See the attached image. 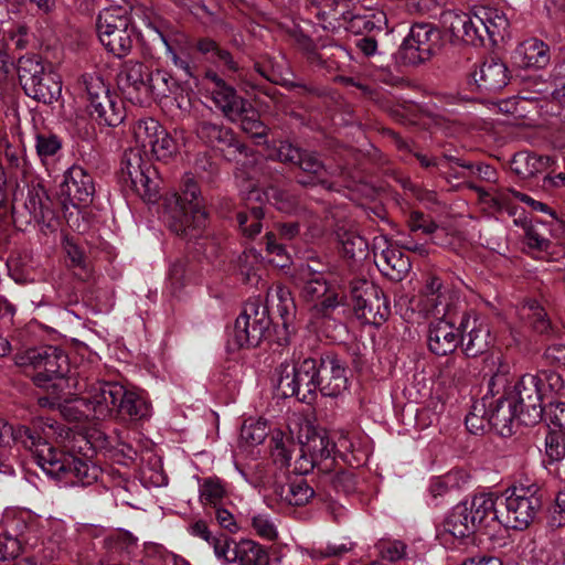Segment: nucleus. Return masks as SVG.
<instances>
[{
    "mask_svg": "<svg viewBox=\"0 0 565 565\" xmlns=\"http://www.w3.org/2000/svg\"><path fill=\"white\" fill-rule=\"evenodd\" d=\"M237 121H241L242 130L250 135L253 138L264 139L266 137V127L257 118V114L252 109L249 104L247 106V111L244 113Z\"/></svg>",
    "mask_w": 565,
    "mask_h": 565,
    "instance_id": "54",
    "label": "nucleus"
},
{
    "mask_svg": "<svg viewBox=\"0 0 565 565\" xmlns=\"http://www.w3.org/2000/svg\"><path fill=\"white\" fill-rule=\"evenodd\" d=\"M441 35L429 23H416L403 41L398 54L403 63L416 65L429 60L440 49Z\"/></svg>",
    "mask_w": 565,
    "mask_h": 565,
    "instance_id": "14",
    "label": "nucleus"
},
{
    "mask_svg": "<svg viewBox=\"0 0 565 565\" xmlns=\"http://www.w3.org/2000/svg\"><path fill=\"white\" fill-rule=\"evenodd\" d=\"M87 95L88 110L92 117L106 126H117L122 121L121 105L110 95L103 78L96 73L82 76L79 83Z\"/></svg>",
    "mask_w": 565,
    "mask_h": 565,
    "instance_id": "11",
    "label": "nucleus"
},
{
    "mask_svg": "<svg viewBox=\"0 0 565 565\" xmlns=\"http://www.w3.org/2000/svg\"><path fill=\"white\" fill-rule=\"evenodd\" d=\"M46 74L44 66L40 58L35 55L22 56L18 61V75L22 87H25L30 82Z\"/></svg>",
    "mask_w": 565,
    "mask_h": 565,
    "instance_id": "46",
    "label": "nucleus"
},
{
    "mask_svg": "<svg viewBox=\"0 0 565 565\" xmlns=\"http://www.w3.org/2000/svg\"><path fill=\"white\" fill-rule=\"evenodd\" d=\"M253 532L267 541H275L278 537V530L275 520L267 512H255L250 516Z\"/></svg>",
    "mask_w": 565,
    "mask_h": 565,
    "instance_id": "47",
    "label": "nucleus"
},
{
    "mask_svg": "<svg viewBox=\"0 0 565 565\" xmlns=\"http://www.w3.org/2000/svg\"><path fill=\"white\" fill-rule=\"evenodd\" d=\"M490 401H492V398H490ZM488 409L489 425L498 430L502 436H507L512 433V424L515 419L521 423L519 406L505 393H501V396L495 401V403L491 402V407H488Z\"/></svg>",
    "mask_w": 565,
    "mask_h": 565,
    "instance_id": "27",
    "label": "nucleus"
},
{
    "mask_svg": "<svg viewBox=\"0 0 565 565\" xmlns=\"http://www.w3.org/2000/svg\"><path fill=\"white\" fill-rule=\"evenodd\" d=\"M149 68L140 62H126L118 76L117 83L124 95L135 104L147 102V82Z\"/></svg>",
    "mask_w": 565,
    "mask_h": 565,
    "instance_id": "20",
    "label": "nucleus"
},
{
    "mask_svg": "<svg viewBox=\"0 0 565 565\" xmlns=\"http://www.w3.org/2000/svg\"><path fill=\"white\" fill-rule=\"evenodd\" d=\"M171 77L163 71H149L147 84V100L151 97L167 96L170 92Z\"/></svg>",
    "mask_w": 565,
    "mask_h": 565,
    "instance_id": "53",
    "label": "nucleus"
},
{
    "mask_svg": "<svg viewBox=\"0 0 565 565\" xmlns=\"http://www.w3.org/2000/svg\"><path fill=\"white\" fill-rule=\"evenodd\" d=\"M509 70L499 60L483 62L470 74V84L480 92H497L509 83Z\"/></svg>",
    "mask_w": 565,
    "mask_h": 565,
    "instance_id": "25",
    "label": "nucleus"
},
{
    "mask_svg": "<svg viewBox=\"0 0 565 565\" xmlns=\"http://www.w3.org/2000/svg\"><path fill=\"white\" fill-rule=\"evenodd\" d=\"M542 419L545 420L548 430L565 434V403L550 402L543 408Z\"/></svg>",
    "mask_w": 565,
    "mask_h": 565,
    "instance_id": "50",
    "label": "nucleus"
},
{
    "mask_svg": "<svg viewBox=\"0 0 565 565\" xmlns=\"http://www.w3.org/2000/svg\"><path fill=\"white\" fill-rule=\"evenodd\" d=\"M301 152L289 142H280L276 149V158L281 162L297 164L298 159L301 158Z\"/></svg>",
    "mask_w": 565,
    "mask_h": 565,
    "instance_id": "64",
    "label": "nucleus"
},
{
    "mask_svg": "<svg viewBox=\"0 0 565 565\" xmlns=\"http://www.w3.org/2000/svg\"><path fill=\"white\" fill-rule=\"evenodd\" d=\"M460 341L459 328L455 327L454 319L437 318L430 321L427 343L430 352L436 355L452 353Z\"/></svg>",
    "mask_w": 565,
    "mask_h": 565,
    "instance_id": "21",
    "label": "nucleus"
},
{
    "mask_svg": "<svg viewBox=\"0 0 565 565\" xmlns=\"http://www.w3.org/2000/svg\"><path fill=\"white\" fill-rule=\"evenodd\" d=\"M228 491L223 480L217 477L199 479V501L203 507L217 508L222 505Z\"/></svg>",
    "mask_w": 565,
    "mask_h": 565,
    "instance_id": "34",
    "label": "nucleus"
},
{
    "mask_svg": "<svg viewBox=\"0 0 565 565\" xmlns=\"http://www.w3.org/2000/svg\"><path fill=\"white\" fill-rule=\"evenodd\" d=\"M291 438L299 445V458L296 469L300 475H307L323 459L331 457L335 444L330 440L327 431L318 430L307 418L295 416L288 423Z\"/></svg>",
    "mask_w": 565,
    "mask_h": 565,
    "instance_id": "7",
    "label": "nucleus"
},
{
    "mask_svg": "<svg viewBox=\"0 0 565 565\" xmlns=\"http://www.w3.org/2000/svg\"><path fill=\"white\" fill-rule=\"evenodd\" d=\"M266 250L271 255L269 262L275 266L285 268L290 263V257L285 246L277 242L276 235L273 233L266 234Z\"/></svg>",
    "mask_w": 565,
    "mask_h": 565,
    "instance_id": "58",
    "label": "nucleus"
},
{
    "mask_svg": "<svg viewBox=\"0 0 565 565\" xmlns=\"http://www.w3.org/2000/svg\"><path fill=\"white\" fill-rule=\"evenodd\" d=\"M121 177L146 202H156L159 196V183L150 159L134 143L124 154Z\"/></svg>",
    "mask_w": 565,
    "mask_h": 565,
    "instance_id": "9",
    "label": "nucleus"
},
{
    "mask_svg": "<svg viewBox=\"0 0 565 565\" xmlns=\"http://www.w3.org/2000/svg\"><path fill=\"white\" fill-rule=\"evenodd\" d=\"M61 140L50 134H42L36 136V151L40 157H51L61 149Z\"/></svg>",
    "mask_w": 565,
    "mask_h": 565,
    "instance_id": "61",
    "label": "nucleus"
},
{
    "mask_svg": "<svg viewBox=\"0 0 565 565\" xmlns=\"http://www.w3.org/2000/svg\"><path fill=\"white\" fill-rule=\"evenodd\" d=\"M444 526L448 533L457 539L468 537L477 531L465 501L452 508Z\"/></svg>",
    "mask_w": 565,
    "mask_h": 565,
    "instance_id": "33",
    "label": "nucleus"
},
{
    "mask_svg": "<svg viewBox=\"0 0 565 565\" xmlns=\"http://www.w3.org/2000/svg\"><path fill=\"white\" fill-rule=\"evenodd\" d=\"M276 497L289 505H303L313 497V489L306 480L275 487Z\"/></svg>",
    "mask_w": 565,
    "mask_h": 565,
    "instance_id": "35",
    "label": "nucleus"
},
{
    "mask_svg": "<svg viewBox=\"0 0 565 565\" xmlns=\"http://www.w3.org/2000/svg\"><path fill=\"white\" fill-rule=\"evenodd\" d=\"M237 561L242 565H268L266 550L255 541L242 540L236 545Z\"/></svg>",
    "mask_w": 565,
    "mask_h": 565,
    "instance_id": "40",
    "label": "nucleus"
},
{
    "mask_svg": "<svg viewBox=\"0 0 565 565\" xmlns=\"http://www.w3.org/2000/svg\"><path fill=\"white\" fill-rule=\"evenodd\" d=\"M7 437H11L15 443L30 450L36 465L49 477L58 481L67 477L70 471L64 454L42 441L41 437L32 433L30 428L22 425L13 427L2 419H0V473L11 476L14 472L12 456L4 440Z\"/></svg>",
    "mask_w": 565,
    "mask_h": 565,
    "instance_id": "2",
    "label": "nucleus"
},
{
    "mask_svg": "<svg viewBox=\"0 0 565 565\" xmlns=\"http://www.w3.org/2000/svg\"><path fill=\"white\" fill-rule=\"evenodd\" d=\"M490 398L493 397L488 391L481 401L473 403L471 406L470 412L466 416V426L470 433L479 434L480 431L484 430L487 425H489L488 407H491Z\"/></svg>",
    "mask_w": 565,
    "mask_h": 565,
    "instance_id": "41",
    "label": "nucleus"
},
{
    "mask_svg": "<svg viewBox=\"0 0 565 565\" xmlns=\"http://www.w3.org/2000/svg\"><path fill=\"white\" fill-rule=\"evenodd\" d=\"M504 510L499 513V523L513 530H525L541 509L540 486L521 478L503 493Z\"/></svg>",
    "mask_w": 565,
    "mask_h": 565,
    "instance_id": "6",
    "label": "nucleus"
},
{
    "mask_svg": "<svg viewBox=\"0 0 565 565\" xmlns=\"http://www.w3.org/2000/svg\"><path fill=\"white\" fill-rule=\"evenodd\" d=\"M277 373V388L282 396H296L300 402L307 404L315 401L321 384L318 361L305 359L298 364L282 363Z\"/></svg>",
    "mask_w": 565,
    "mask_h": 565,
    "instance_id": "8",
    "label": "nucleus"
},
{
    "mask_svg": "<svg viewBox=\"0 0 565 565\" xmlns=\"http://www.w3.org/2000/svg\"><path fill=\"white\" fill-rule=\"evenodd\" d=\"M73 206H87L93 200L95 186L92 177L81 167L73 166Z\"/></svg>",
    "mask_w": 565,
    "mask_h": 565,
    "instance_id": "38",
    "label": "nucleus"
},
{
    "mask_svg": "<svg viewBox=\"0 0 565 565\" xmlns=\"http://www.w3.org/2000/svg\"><path fill=\"white\" fill-rule=\"evenodd\" d=\"M262 267L258 254L253 250H246L238 258V271L242 279L246 284L257 285L260 276L259 269Z\"/></svg>",
    "mask_w": 565,
    "mask_h": 565,
    "instance_id": "44",
    "label": "nucleus"
},
{
    "mask_svg": "<svg viewBox=\"0 0 565 565\" xmlns=\"http://www.w3.org/2000/svg\"><path fill=\"white\" fill-rule=\"evenodd\" d=\"M441 19L444 26L456 41L473 46L483 44L481 25L476 21V8L470 12L446 11Z\"/></svg>",
    "mask_w": 565,
    "mask_h": 565,
    "instance_id": "18",
    "label": "nucleus"
},
{
    "mask_svg": "<svg viewBox=\"0 0 565 565\" xmlns=\"http://www.w3.org/2000/svg\"><path fill=\"white\" fill-rule=\"evenodd\" d=\"M23 89L31 98L44 104H51L60 97L62 85L58 75L49 72L30 82Z\"/></svg>",
    "mask_w": 565,
    "mask_h": 565,
    "instance_id": "32",
    "label": "nucleus"
},
{
    "mask_svg": "<svg viewBox=\"0 0 565 565\" xmlns=\"http://www.w3.org/2000/svg\"><path fill=\"white\" fill-rule=\"evenodd\" d=\"M264 195L266 200L273 204L277 210L285 213H292L296 211L298 201L297 199L287 192L286 190L270 186Z\"/></svg>",
    "mask_w": 565,
    "mask_h": 565,
    "instance_id": "52",
    "label": "nucleus"
},
{
    "mask_svg": "<svg viewBox=\"0 0 565 565\" xmlns=\"http://www.w3.org/2000/svg\"><path fill=\"white\" fill-rule=\"evenodd\" d=\"M15 365L34 371L32 380L38 387L51 392L55 398L70 386V358L56 347L31 348L14 355Z\"/></svg>",
    "mask_w": 565,
    "mask_h": 565,
    "instance_id": "3",
    "label": "nucleus"
},
{
    "mask_svg": "<svg viewBox=\"0 0 565 565\" xmlns=\"http://www.w3.org/2000/svg\"><path fill=\"white\" fill-rule=\"evenodd\" d=\"M164 218L177 235L195 237L206 224V212L199 199L196 182L186 178L181 194L173 193L166 199Z\"/></svg>",
    "mask_w": 565,
    "mask_h": 565,
    "instance_id": "5",
    "label": "nucleus"
},
{
    "mask_svg": "<svg viewBox=\"0 0 565 565\" xmlns=\"http://www.w3.org/2000/svg\"><path fill=\"white\" fill-rule=\"evenodd\" d=\"M477 22H480L483 42L488 39L492 44H498L508 35L510 20L503 8L495 6H479Z\"/></svg>",
    "mask_w": 565,
    "mask_h": 565,
    "instance_id": "22",
    "label": "nucleus"
},
{
    "mask_svg": "<svg viewBox=\"0 0 565 565\" xmlns=\"http://www.w3.org/2000/svg\"><path fill=\"white\" fill-rule=\"evenodd\" d=\"M268 435V427L266 420L263 419H248L241 429V440L247 446H256L262 444Z\"/></svg>",
    "mask_w": 565,
    "mask_h": 565,
    "instance_id": "48",
    "label": "nucleus"
},
{
    "mask_svg": "<svg viewBox=\"0 0 565 565\" xmlns=\"http://www.w3.org/2000/svg\"><path fill=\"white\" fill-rule=\"evenodd\" d=\"M266 328V321L263 318H258V308L255 305L246 307L235 320L234 327L228 334V349L238 350L245 347L257 345Z\"/></svg>",
    "mask_w": 565,
    "mask_h": 565,
    "instance_id": "16",
    "label": "nucleus"
},
{
    "mask_svg": "<svg viewBox=\"0 0 565 565\" xmlns=\"http://www.w3.org/2000/svg\"><path fill=\"white\" fill-rule=\"evenodd\" d=\"M419 309L427 316L454 319L451 309V292L444 287L437 277H430L423 289L418 303Z\"/></svg>",
    "mask_w": 565,
    "mask_h": 565,
    "instance_id": "19",
    "label": "nucleus"
},
{
    "mask_svg": "<svg viewBox=\"0 0 565 565\" xmlns=\"http://www.w3.org/2000/svg\"><path fill=\"white\" fill-rule=\"evenodd\" d=\"M114 414L145 419L151 415V404L142 391L128 390L116 382L88 380L78 373L73 383V422L83 418L95 428L96 420Z\"/></svg>",
    "mask_w": 565,
    "mask_h": 565,
    "instance_id": "1",
    "label": "nucleus"
},
{
    "mask_svg": "<svg viewBox=\"0 0 565 565\" xmlns=\"http://www.w3.org/2000/svg\"><path fill=\"white\" fill-rule=\"evenodd\" d=\"M297 280L301 285L302 298L312 305L316 315L327 317L343 305V297L328 284L321 271L310 265L299 268Z\"/></svg>",
    "mask_w": 565,
    "mask_h": 565,
    "instance_id": "10",
    "label": "nucleus"
},
{
    "mask_svg": "<svg viewBox=\"0 0 565 565\" xmlns=\"http://www.w3.org/2000/svg\"><path fill=\"white\" fill-rule=\"evenodd\" d=\"M351 306L359 319L375 326L385 322L391 313L390 303L383 291L365 279L351 284Z\"/></svg>",
    "mask_w": 565,
    "mask_h": 565,
    "instance_id": "12",
    "label": "nucleus"
},
{
    "mask_svg": "<svg viewBox=\"0 0 565 565\" xmlns=\"http://www.w3.org/2000/svg\"><path fill=\"white\" fill-rule=\"evenodd\" d=\"M267 301L271 305H276L277 310L282 318L289 316L295 308L290 290L281 285L271 287L268 290Z\"/></svg>",
    "mask_w": 565,
    "mask_h": 565,
    "instance_id": "49",
    "label": "nucleus"
},
{
    "mask_svg": "<svg viewBox=\"0 0 565 565\" xmlns=\"http://www.w3.org/2000/svg\"><path fill=\"white\" fill-rule=\"evenodd\" d=\"M510 379V365L500 361L495 373L488 382L489 393L492 397L501 393L508 394L520 408L521 424L534 425L542 419L543 415L544 388L540 386V376L524 374L509 388Z\"/></svg>",
    "mask_w": 565,
    "mask_h": 565,
    "instance_id": "4",
    "label": "nucleus"
},
{
    "mask_svg": "<svg viewBox=\"0 0 565 565\" xmlns=\"http://www.w3.org/2000/svg\"><path fill=\"white\" fill-rule=\"evenodd\" d=\"M262 192L258 189H252L247 194L246 209L237 213V222L242 233L248 237H254L260 233L262 218L264 210L262 204H253L260 201Z\"/></svg>",
    "mask_w": 565,
    "mask_h": 565,
    "instance_id": "31",
    "label": "nucleus"
},
{
    "mask_svg": "<svg viewBox=\"0 0 565 565\" xmlns=\"http://www.w3.org/2000/svg\"><path fill=\"white\" fill-rule=\"evenodd\" d=\"M198 50L205 55L209 60L218 66H225L228 71H235L236 64L234 63L231 54L218 47V45L210 39H203L198 42Z\"/></svg>",
    "mask_w": 565,
    "mask_h": 565,
    "instance_id": "45",
    "label": "nucleus"
},
{
    "mask_svg": "<svg viewBox=\"0 0 565 565\" xmlns=\"http://www.w3.org/2000/svg\"><path fill=\"white\" fill-rule=\"evenodd\" d=\"M376 17L375 14H354L350 18L344 17V20H347L345 30L353 33V34H361L365 31H372L375 28H380V25H376V22H381V18H377L376 21L374 20Z\"/></svg>",
    "mask_w": 565,
    "mask_h": 565,
    "instance_id": "55",
    "label": "nucleus"
},
{
    "mask_svg": "<svg viewBox=\"0 0 565 565\" xmlns=\"http://www.w3.org/2000/svg\"><path fill=\"white\" fill-rule=\"evenodd\" d=\"M216 558L224 563H233L237 561L236 545L237 542L228 540L226 536L214 537L211 543Z\"/></svg>",
    "mask_w": 565,
    "mask_h": 565,
    "instance_id": "56",
    "label": "nucleus"
},
{
    "mask_svg": "<svg viewBox=\"0 0 565 565\" xmlns=\"http://www.w3.org/2000/svg\"><path fill=\"white\" fill-rule=\"evenodd\" d=\"M271 443L274 444V455L287 465L291 459V450L286 446L284 433L277 430L271 436Z\"/></svg>",
    "mask_w": 565,
    "mask_h": 565,
    "instance_id": "63",
    "label": "nucleus"
},
{
    "mask_svg": "<svg viewBox=\"0 0 565 565\" xmlns=\"http://www.w3.org/2000/svg\"><path fill=\"white\" fill-rule=\"evenodd\" d=\"M513 60L520 68L543 70L551 62V49L544 41L537 38H530L516 46Z\"/></svg>",
    "mask_w": 565,
    "mask_h": 565,
    "instance_id": "24",
    "label": "nucleus"
},
{
    "mask_svg": "<svg viewBox=\"0 0 565 565\" xmlns=\"http://www.w3.org/2000/svg\"><path fill=\"white\" fill-rule=\"evenodd\" d=\"M381 561L391 563L402 559L406 554V545L399 541H381L376 544Z\"/></svg>",
    "mask_w": 565,
    "mask_h": 565,
    "instance_id": "59",
    "label": "nucleus"
},
{
    "mask_svg": "<svg viewBox=\"0 0 565 565\" xmlns=\"http://www.w3.org/2000/svg\"><path fill=\"white\" fill-rule=\"evenodd\" d=\"M129 24V17L121 8L103 10L97 20L99 40H105L106 35H109L121 28H128Z\"/></svg>",
    "mask_w": 565,
    "mask_h": 565,
    "instance_id": "37",
    "label": "nucleus"
},
{
    "mask_svg": "<svg viewBox=\"0 0 565 565\" xmlns=\"http://www.w3.org/2000/svg\"><path fill=\"white\" fill-rule=\"evenodd\" d=\"M186 280L185 262L178 259L173 262L168 271V281L172 292L179 291Z\"/></svg>",
    "mask_w": 565,
    "mask_h": 565,
    "instance_id": "62",
    "label": "nucleus"
},
{
    "mask_svg": "<svg viewBox=\"0 0 565 565\" xmlns=\"http://www.w3.org/2000/svg\"><path fill=\"white\" fill-rule=\"evenodd\" d=\"M15 526L20 524V521H13ZM44 523L47 520H32L28 524H22L23 530L19 533H9L8 531L0 534V562H6L18 556L22 543L30 545L31 547L36 546L40 539L45 535Z\"/></svg>",
    "mask_w": 565,
    "mask_h": 565,
    "instance_id": "17",
    "label": "nucleus"
},
{
    "mask_svg": "<svg viewBox=\"0 0 565 565\" xmlns=\"http://www.w3.org/2000/svg\"><path fill=\"white\" fill-rule=\"evenodd\" d=\"M210 94L215 106L231 121H237L247 111L248 102L238 96L236 90L227 84L218 88H210Z\"/></svg>",
    "mask_w": 565,
    "mask_h": 565,
    "instance_id": "30",
    "label": "nucleus"
},
{
    "mask_svg": "<svg viewBox=\"0 0 565 565\" xmlns=\"http://www.w3.org/2000/svg\"><path fill=\"white\" fill-rule=\"evenodd\" d=\"M195 131L200 140L220 151L228 150L230 154H235L242 153L244 150L243 145L235 139L233 131L220 124L201 120Z\"/></svg>",
    "mask_w": 565,
    "mask_h": 565,
    "instance_id": "26",
    "label": "nucleus"
},
{
    "mask_svg": "<svg viewBox=\"0 0 565 565\" xmlns=\"http://www.w3.org/2000/svg\"><path fill=\"white\" fill-rule=\"evenodd\" d=\"M545 454L551 461H561L565 457V434L551 431L545 438Z\"/></svg>",
    "mask_w": 565,
    "mask_h": 565,
    "instance_id": "57",
    "label": "nucleus"
},
{
    "mask_svg": "<svg viewBox=\"0 0 565 565\" xmlns=\"http://www.w3.org/2000/svg\"><path fill=\"white\" fill-rule=\"evenodd\" d=\"M134 143L147 158L166 161L178 151V143L172 136L153 118L138 120L132 127Z\"/></svg>",
    "mask_w": 565,
    "mask_h": 565,
    "instance_id": "13",
    "label": "nucleus"
},
{
    "mask_svg": "<svg viewBox=\"0 0 565 565\" xmlns=\"http://www.w3.org/2000/svg\"><path fill=\"white\" fill-rule=\"evenodd\" d=\"M463 351L467 356H476L483 353L490 343V330L483 322L473 319L470 331L461 337Z\"/></svg>",
    "mask_w": 565,
    "mask_h": 565,
    "instance_id": "36",
    "label": "nucleus"
},
{
    "mask_svg": "<svg viewBox=\"0 0 565 565\" xmlns=\"http://www.w3.org/2000/svg\"><path fill=\"white\" fill-rule=\"evenodd\" d=\"M99 435L100 433L89 425L81 427L79 422L73 424V449L77 447L79 451L85 450L84 458L73 457V486H89L98 479L100 470L89 458L95 452V440Z\"/></svg>",
    "mask_w": 565,
    "mask_h": 565,
    "instance_id": "15",
    "label": "nucleus"
},
{
    "mask_svg": "<svg viewBox=\"0 0 565 565\" xmlns=\"http://www.w3.org/2000/svg\"><path fill=\"white\" fill-rule=\"evenodd\" d=\"M497 500L494 493H477L465 500L477 531L489 526L491 522H499L501 510L497 507Z\"/></svg>",
    "mask_w": 565,
    "mask_h": 565,
    "instance_id": "28",
    "label": "nucleus"
},
{
    "mask_svg": "<svg viewBox=\"0 0 565 565\" xmlns=\"http://www.w3.org/2000/svg\"><path fill=\"white\" fill-rule=\"evenodd\" d=\"M375 264L383 275L396 281L402 280L411 269L408 256L393 246L375 253Z\"/></svg>",
    "mask_w": 565,
    "mask_h": 565,
    "instance_id": "29",
    "label": "nucleus"
},
{
    "mask_svg": "<svg viewBox=\"0 0 565 565\" xmlns=\"http://www.w3.org/2000/svg\"><path fill=\"white\" fill-rule=\"evenodd\" d=\"M520 316L539 333L548 334L551 322L543 307L536 300H529L520 308Z\"/></svg>",
    "mask_w": 565,
    "mask_h": 565,
    "instance_id": "39",
    "label": "nucleus"
},
{
    "mask_svg": "<svg viewBox=\"0 0 565 565\" xmlns=\"http://www.w3.org/2000/svg\"><path fill=\"white\" fill-rule=\"evenodd\" d=\"M339 241L343 253L350 258H361L367 249V242L354 232H339Z\"/></svg>",
    "mask_w": 565,
    "mask_h": 565,
    "instance_id": "51",
    "label": "nucleus"
},
{
    "mask_svg": "<svg viewBox=\"0 0 565 565\" xmlns=\"http://www.w3.org/2000/svg\"><path fill=\"white\" fill-rule=\"evenodd\" d=\"M319 391L323 396L337 397L348 388V377L343 363L335 356L327 355L318 362Z\"/></svg>",
    "mask_w": 565,
    "mask_h": 565,
    "instance_id": "23",
    "label": "nucleus"
},
{
    "mask_svg": "<svg viewBox=\"0 0 565 565\" xmlns=\"http://www.w3.org/2000/svg\"><path fill=\"white\" fill-rule=\"evenodd\" d=\"M535 375L540 376V386L544 388V397L547 394H559L565 386L563 377L556 372L542 371Z\"/></svg>",
    "mask_w": 565,
    "mask_h": 565,
    "instance_id": "60",
    "label": "nucleus"
},
{
    "mask_svg": "<svg viewBox=\"0 0 565 565\" xmlns=\"http://www.w3.org/2000/svg\"><path fill=\"white\" fill-rule=\"evenodd\" d=\"M100 42L115 56L122 57L127 55L132 47L131 31L129 26L121 28L106 35L105 40H100Z\"/></svg>",
    "mask_w": 565,
    "mask_h": 565,
    "instance_id": "43",
    "label": "nucleus"
},
{
    "mask_svg": "<svg viewBox=\"0 0 565 565\" xmlns=\"http://www.w3.org/2000/svg\"><path fill=\"white\" fill-rule=\"evenodd\" d=\"M297 166L299 168L311 174L312 177H309L308 180L300 179L299 182L302 184H313V183H326L324 175L327 173L324 166L322 162L318 159V157L308 151L301 152V158L298 159Z\"/></svg>",
    "mask_w": 565,
    "mask_h": 565,
    "instance_id": "42",
    "label": "nucleus"
}]
</instances>
